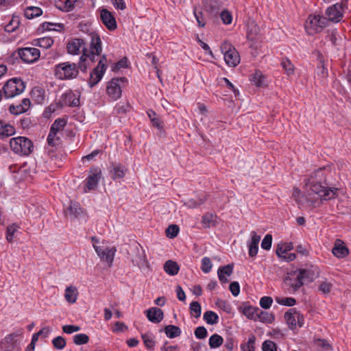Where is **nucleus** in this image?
<instances>
[{
	"mask_svg": "<svg viewBox=\"0 0 351 351\" xmlns=\"http://www.w3.org/2000/svg\"><path fill=\"white\" fill-rule=\"evenodd\" d=\"M20 58L26 63H33L37 61L40 56V50L35 47H24L17 51Z\"/></svg>",
	"mask_w": 351,
	"mask_h": 351,
	"instance_id": "nucleus-10",
	"label": "nucleus"
},
{
	"mask_svg": "<svg viewBox=\"0 0 351 351\" xmlns=\"http://www.w3.org/2000/svg\"><path fill=\"white\" fill-rule=\"evenodd\" d=\"M19 16H13L9 23L5 26V31L7 32H13L19 27Z\"/></svg>",
	"mask_w": 351,
	"mask_h": 351,
	"instance_id": "nucleus-39",
	"label": "nucleus"
},
{
	"mask_svg": "<svg viewBox=\"0 0 351 351\" xmlns=\"http://www.w3.org/2000/svg\"><path fill=\"white\" fill-rule=\"evenodd\" d=\"M56 7L64 12H69L75 7V0H66L65 1H60L56 4Z\"/></svg>",
	"mask_w": 351,
	"mask_h": 351,
	"instance_id": "nucleus-42",
	"label": "nucleus"
},
{
	"mask_svg": "<svg viewBox=\"0 0 351 351\" xmlns=\"http://www.w3.org/2000/svg\"><path fill=\"white\" fill-rule=\"evenodd\" d=\"M273 300L269 296H263L260 300V306L264 309H268L271 306Z\"/></svg>",
	"mask_w": 351,
	"mask_h": 351,
	"instance_id": "nucleus-61",
	"label": "nucleus"
},
{
	"mask_svg": "<svg viewBox=\"0 0 351 351\" xmlns=\"http://www.w3.org/2000/svg\"><path fill=\"white\" fill-rule=\"evenodd\" d=\"M94 249L101 261H104L111 267L114 261V257L117 252L115 247H106L102 250L100 247L94 245Z\"/></svg>",
	"mask_w": 351,
	"mask_h": 351,
	"instance_id": "nucleus-15",
	"label": "nucleus"
},
{
	"mask_svg": "<svg viewBox=\"0 0 351 351\" xmlns=\"http://www.w3.org/2000/svg\"><path fill=\"white\" fill-rule=\"evenodd\" d=\"M42 14L43 11L38 7H29L25 10V16L27 19H29L39 16Z\"/></svg>",
	"mask_w": 351,
	"mask_h": 351,
	"instance_id": "nucleus-36",
	"label": "nucleus"
},
{
	"mask_svg": "<svg viewBox=\"0 0 351 351\" xmlns=\"http://www.w3.org/2000/svg\"><path fill=\"white\" fill-rule=\"evenodd\" d=\"M315 344L319 351H332V348L326 339H317L315 341Z\"/></svg>",
	"mask_w": 351,
	"mask_h": 351,
	"instance_id": "nucleus-43",
	"label": "nucleus"
},
{
	"mask_svg": "<svg viewBox=\"0 0 351 351\" xmlns=\"http://www.w3.org/2000/svg\"><path fill=\"white\" fill-rule=\"evenodd\" d=\"M285 319L289 328L294 329L297 326V310L295 308H290L285 314Z\"/></svg>",
	"mask_w": 351,
	"mask_h": 351,
	"instance_id": "nucleus-26",
	"label": "nucleus"
},
{
	"mask_svg": "<svg viewBox=\"0 0 351 351\" xmlns=\"http://www.w3.org/2000/svg\"><path fill=\"white\" fill-rule=\"evenodd\" d=\"M293 249L292 243H280L277 245L276 247V254L278 257H282V254L287 253V252Z\"/></svg>",
	"mask_w": 351,
	"mask_h": 351,
	"instance_id": "nucleus-40",
	"label": "nucleus"
},
{
	"mask_svg": "<svg viewBox=\"0 0 351 351\" xmlns=\"http://www.w3.org/2000/svg\"><path fill=\"white\" fill-rule=\"evenodd\" d=\"M149 321L152 323L158 324L164 318V313L162 309L157 307H152L145 312Z\"/></svg>",
	"mask_w": 351,
	"mask_h": 351,
	"instance_id": "nucleus-20",
	"label": "nucleus"
},
{
	"mask_svg": "<svg viewBox=\"0 0 351 351\" xmlns=\"http://www.w3.org/2000/svg\"><path fill=\"white\" fill-rule=\"evenodd\" d=\"M258 319L263 323L271 324L274 321L275 317L272 313L262 311L259 308L257 315V320Z\"/></svg>",
	"mask_w": 351,
	"mask_h": 351,
	"instance_id": "nucleus-35",
	"label": "nucleus"
},
{
	"mask_svg": "<svg viewBox=\"0 0 351 351\" xmlns=\"http://www.w3.org/2000/svg\"><path fill=\"white\" fill-rule=\"evenodd\" d=\"M19 226L16 223H12L7 227L5 237L8 242L12 243L14 238V234L18 230Z\"/></svg>",
	"mask_w": 351,
	"mask_h": 351,
	"instance_id": "nucleus-45",
	"label": "nucleus"
},
{
	"mask_svg": "<svg viewBox=\"0 0 351 351\" xmlns=\"http://www.w3.org/2000/svg\"><path fill=\"white\" fill-rule=\"evenodd\" d=\"M101 178V169L98 167H92L88 171V176L85 180V186L88 191L95 190Z\"/></svg>",
	"mask_w": 351,
	"mask_h": 351,
	"instance_id": "nucleus-11",
	"label": "nucleus"
},
{
	"mask_svg": "<svg viewBox=\"0 0 351 351\" xmlns=\"http://www.w3.org/2000/svg\"><path fill=\"white\" fill-rule=\"evenodd\" d=\"M179 232V227L177 225H170L166 230V234L168 237L173 239L176 237Z\"/></svg>",
	"mask_w": 351,
	"mask_h": 351,
	"instance_id": "nucleus-56",
	"label": "nucleus"
},
{
	"mask_svg": "<svg viewBox=\"0 0 351 351\" xmlns=\"http://www.w3.org/2000/svg\"><path fill=\"white\" fill-rule=\"evenodd\" d=\"M164 270L169 275L175 276L178 273L180 267L176 261L169 260L164 265Z\"/></svg>",
	"mask_w": 351,
	"mask_h": 351,
	"instance_id": "nucleus-30",
	"label": "nucleus"
},
{
	"mask_svg": "<svg viewBox=\"0 0 351 351\" xmlns=\"http://www.w3.org/2000/svg\"><path fill=\"white\" fill-rule=\"evenodd\" d=\"M66 124V120L63 118H58L54 121L53 124L51 126V130L52 131L56 132L58 133V131L62 130Z\"/></svg>",
	"mask_w": 351,
	"mask_h": 351,
	"instance_id": "nucleus-47",
	"label": "nucleus"
},
{
	"mask_svg": "<svg viewBox=\"0 0 351 351\" xmlns=\"http://www.w3.org/2000/svg\"><path fill=\"white\" fill-rule=\"evenodd\" d=\"M259 311V308L252 306H246L242 308V313L243 315L249 319H252L254 321L257 320V315Z\"/></svg>",
	"mask_w": 351,
	"mask_h": 351,
	"instance_id": "nucleus-29",
	"label": "nucleus"
},
{
	"mask_svg": "<svg viewBox=\"0 0 351 351\" xmlns=\"http://www.w3.org/2000/svg\"><path fill=\"white\" fill-rule=\"evenodd\" d=\"M57 133L54 131H52L50 129L49 133L47 136V143L51 147H54L56 145V142L60 140L59 137H56Z\"/></svg>",
	"mask_w": 351,
	"mask_h": 351,
	"instance_id": "nucleus-58",
	"label": "nucleus"
},
{
	"mask_svg": "<svg viewBox=\"0 0 351 351\" xmlns=\"http://www.w3.org/2000/svg\"><path fill=\"white\" fill-rule=\"evenodd\" d=\"M53 346L58 350H62L66 346V341L61 336L56 337L52 341Z\"/></svg>",
	"mask_w": 351,
	"mask_h": 351,
	"instance_id": "nucleus-53",
	"label": "nucleus"
},
{
	"mask_svg": "<svg viewBox=\"0 0 351 351\" xmlns=\"http://www.w3.org/2000/svg\"><path fill=\"white\" fill-rule=\"evenodd\" d=\"M143 343L145 347L149 350H153L155 346V341L152 334H143L141 335Z\"/></svg>",
	"mask_w": 351,
	"mask_h": 351,
	"instance_id": "nucleus-44",
	"label": "nucleus"
},
{
	"mask_svg": "<svg viewBox=\"0 0 351 351\" xmlns=\"http://www.w3.org/2000/svg\"><path fill=\"white\" fill-rule=\"evenodd\" d=\"M247 38L250 40L256 39L260 34V27L258 26L255 21L250 19L247 23Z\"/></svg>",
	"mask_w": 351,
	"mask_h": 351,
	"instance_id": "nucleus-21",
	"label": "nucleus"
},
{
	"mask_svg": "<svg viewBox=\"0 0 351 351\" xmlns=\"http://www.w3.org/2000/svg\"><path fill=\"white\" fill-rule=\"evenodd\" d=\"M214 217L215 215L211 213L205 214L202 219V223L204 228H209L214 225Z\"/></svg>",
	"mask_w": 351,
	"mask_h": 351,
	"instance_id": "nucleus-52",
	"label": "nucleus"
},
{
	"mask_svg": "<svg viewBox=\"0 0 351 351\" xmlns=\"http://www.w3.org/2000/svg\"><path fill=\"white\" fill-rule=\"evenodd\" d=\"M276 302L283 306H293L295 304L296 300L293 298H276Z\"/></svg>",
	"mask_w": 351,
	"mask_h": 351,
	"instance_id": "nucleus-50",
	"label": "nucleus"
},
{
	"mask_svg": "<svg viewBox=\"0 0 351 351\" xmlns=\"http://www.w3.org/2000/svg\"><path fill=\"white\" fill-rule=\"evenodd\" d=\"M301 277L298 270H295L288 273L284 281L287 286L290 287L293 292H295L304 285V282L302 281Z\"/></svg>",
	"mask_w": 351,
	"mask_h": 351,
	"instance_id": "nucleus-13",
	"label": "nucleus"
},
{
	"mask_svg": "<svg viewBox=\"0 0 351 351\" xmlns=\"http://www.w3.org/2000/svg\"><path fill=\"white\" fill-rule=\"evenodd\" d=\"M82 213L80 204L77 202H71L69 206L66 210V215L71 217L77 218Z\"/></svg>",
	"mask_w": 351,
	"mask_h": 351,
	"instance_id": "nucleus-31",
	"label": "nucleus"
},
{
	"mask_svg": "<svg viewBox=\"0 0 351 351\" xmlns=\"http://www.w3.org/2000/svg\"><path fill=\"white\" fill-rule=\"evenodd\" d=\"M89 341V337L84 333L77 334L73 336V342L76 345L86 344Z\"/></svg>",
	"mask_w": 351,
	"mask_h": 351,
	"instance_id": "nucleus-51",
	"label": "nucleus"
},
{
	"mask_svg": "<svg viewBox=\"0 0 351 351\" xmlns=\"http://www.w3.org/2000/svg\"><path fill=\"white\" fill-rule=\"evenodd\" d=\"M272 236L270 234L265 235L261 243V247L264 250H269L271 247Z\"/></svg>",
	"mask_w": 351,
	"mask_h": 351,
	"instance_id": "nucleus-60",
	"label": "nucleus"
},
{
	"mask_svg": "<svg viewBox=\"0 0 351 351\" xmlns=\"http://www.w3.org/2000/svg\"><path fill=\"white\" fill-rule=\"evenodd\" d=\"M164 330L166 335L170 339L176 338L181 334L180 328L174 325H168L165 326Z\"/></svg>",
	"mask_w": 351,
	"mask_h": 351,
	"instance_id": "nucleus-33",
	"label": "nucleus"
},
{
	"mask_svg": "<svg viewBox=\"0 0 351 351\" xmlns=\"http://www.w3.org/2000/svg\"><path fill=\"white\" fill-rule=\"evenodd\" d=\"M128 83V80L125 77H114L111 79L107 84L106 93L109 97L112 100H117L122 94L121 88Z\"/></svg>",
	"mask_w": 351,
	"mask_h": 351,
	"instance_id": "nucleus-6",
	"label": "nucleus"
},
{
	"mask_svg": "<svg viewBox=\"0 0 351 351\" xmlns=\"http://www.w3.org/2000/svg\"><path fill=\"white\" fill-rule=\"evenodd\" d=\"M203 319L208 324L210 325L216 324L219 322V316L212 311H206L204 313Z\"/></svg>",
	"mask_w": 351,
	"mask_h": 351,
	"instance_id": "nucleus-34",
	"label": "nucleus"
},
{
	"mask_svg": "<svg viewBox=\"0 0 351 351\" xmlns=\"http://www.w3.org/2000/svg\"><path fill=\"white\" fill-rule=\"evenodd\" d=\"M15 133L14 128L1 120H0V138L3 139L13 135Z\"/></svg>",
	"mask_w": 351,
	"mask_h": 351,
	"instance_id": "nucleus-27",
	"label": "nucleus"
},
{
	"mask_svg": "<svg viewBox=\"0 0 351 351\" xmlns=\"http://www.w3.org/2000/svg\"><path fill=\"white\" fill-rule=\"evenodd\" d=\"M233 271V265L232 264H228L225 266L219 267L217 271V275L219 280L222 283H227L229 282V280L225 276V275H227L230 276Z\"/></svg>",
	"mask_w": 351,
	"mask_h": 351,
	"instance_id": "nucleus-25",
	"label": "nucleus"
},
{
	"mask_svg": "<svg viewBox=\"0 0 351 351\" xmlns=\"http://www.w3.org/2000/svg\"><path fill=\"white\" fill-rule=\"evenodd\" d=\"M344 10L345 6L342 3H335L330 6L326 10L328 21L339 22L343 18Z\"/></svg>",
	"mask_w": 351,
	"mask_h": 351,
	"instance_id": "nucleus-12",
	"label": "nucleus"
},
{
	"mask_svg": "<svg viewBox=\"0 0 351 351\" xmlns=\"http://www.w3.org/2000/svg\"><path fill=\"white\" fill-rule=\"evenodd\" d=\"M213 267L210 259L208 257H204L202 259L201 269L204 273H208Z\"/></svg>",
	"mask_w": 351,
	"mask_h": 351,
	"instance_id": "nucleus-54",
	"label": "nucleus"
},
{
	"mask_svg": "<svg viewBox=\"0 0 351 351\" xmlns=\"http://www.w3.org/2000/svg\"><path fill=\"white\" fill-rule=\"evenodd\" d=\"M260 240L261 237L255 231H252L251 232V242L248 244L250 256L254 257L257 254Z\"/></svg>",
	"mask_w": 351,
	"mask_h": 351,
	"instance_id": "nucleus-22",
	"label": "nucleus"
},
{
	"mask_svg": "<svg viewBox=\"0 0 351 351\" xmlns=\"http://www.w3.org/2000/svg\"><path fill=\"white\" fill-rule=\"evenodd\" d=\"M90 48L88 49L86 47L83 48V53L80 57L79 66L82 72H85L87 69L86 60L88 58L92 62L96 61V57L99 56L102 51L101 40L97 33L92 32L90 34Z\"/></svg>",
	"mask_w": 351,
	"mask_h": 351,
	"instance_id": "nucleus-2",
	"label": "nucleus"
},
{
	"mask_svg": "<svg viewBox=\"0 0 351 351\" xmlns=\"http://www.w3.org/2000/svg\"><path fill=\"white\" fill-rule=\"evenodd\" d=\"M300 275L302 281L305 283L313 282L319 276V269L315 266H311L309 268L297 269Z\"/></svg>",
	"mask_w": 351,
	"mask_h": 351,
	"instance_id": "nucleus-17",
	"label": "nucleus"
},
{
	"mask_svg": "<svg viewBox=\"0 0 351 351\" xmlns=\"http://www.w3.org/2000/svg\"><path fill=\"white\" fill-rule=\"evenodd\" d=\"M25 88V82L21 78H12L3 87L5 98H12L22 93Z\"/></svg>",
	"mask_w": 351,
	"mask_h": 351,
	"instance_id": "nucleus-5",
	"label": "nucleus"
},
{
	"mask_svg": "<svg viewBox=\"0 0 351 351\" xmlns=\"http://www.w3.org/2000/svg\"><path fill=\"white\" fill-rule=\"evenodd\" d=\"M128 66V59L127 58H123L120 60H119L117 62L114 64V65L112 66V71H117L123 68H127Z\"/></svg>",
	"mask_w": 351,
	"mask_h": 351,
	"instance_id": "nucleus-57",
	"label": "nucleus"
},
{
	"mask_svg": "<svg viewBox=\"0 0 351 351\" xmlns=\"http://www.w3.org/2000/svg\"><path fill=\"white\" fill-rule=\"evenodd\" d=\"M77 295L78 291L75 287L69 286L66 288L64 298L68 302L71 304L75 303L76 302Z\"/></svg>",
	"mask_w": 351,
	"mask_h": 351,
	"instance_id": "nucleus-28",
	"label": "nucleus"
},
{
	"mask_svg": "<svg viewBox=\"0 0 351 351\" xmlns=\"http://www.w3.org/2000/svg\"><path fill=\"white\" fill-rule=\"evenodd\" d=\"M127 171V168L120 164H115L112 165V169L110 170V177L112 180L123 178Z\"/></svg>",
	"mask_w": 351,
	"mask_h": 351,
	"instance_id": "nucleus-24",
	"label": "nucleus"
},
{
	"mask_svg": "<svg viewBox=\"0 0 351 351\" xmlns=\"http://www.w3.org/2000/svg\"><path fill=\"white\" fill-rule=\"evenodd\" d=\"M194 334L197 339H203L207 337L208 332L205 327L198 326L195 328Z\"/></svg>",
	"mask_w": 351,
	"mask_h": 351,
	"instance_id": "nucleus-59",
	"label": "nucleus"
},
{
	"mask_svg": "<svg viewBox=\"0 0 351 351\" xmlns=\"http://www.w3.org/2000/svg\"><path fill=\"white\" fill-rule=\"evenodd\" d=\"M132 262L134 266L138 267L139 269L148 267V261L146 258L145 250L140 245L136 247L135 254L132 258Z\"/></svg>",
	"mask_w": 351,
	"mask_h": 351,
	"instance_id": "nucleus-16",
	"label": "nucleus"
},
{
	"mask_svg": "<svg viewBox=\"0 0 351 351\" xmlns=\"http://www.w3.org/2000/svg\"><path fill=\"white\" fill-rule=\"evenodd\" d=\"M332 252L337 258H344L349 254L348 247L343 245L340 239L335 241Z\"/></svg>",
	"mask_w": 351,
	"mask_h": 351,
	"instance_id": "nucleus-23",
	"label": "nucleus"
},
{
	"mask_svg": "<svg viewBox=\"0 0 351 351\" xmlns=\"http://www.w3.org/2000/svg\"><path fill=\"white\" fill-rule=\"evenodd\" d=\"M223 53L224 60L230 66H235L240 62V56L236 49L228 42H225L221 47Z\"/></svg>",
	"mask_w": 351,
	"mask_h": 351,
	"instance_id": "nucleus-8",
	"label": "nucleus"
},
{
	"mask_svg": "<svg viewBox=\"0 0 351 351\" xmlns=\"http://www.w3.org/2000/svg\"><path fill=\"white\" fill-rule=\"evenodd\" d=\"M86 43L82 38H72L66 45L67 51L72 55L79 54L81 51L83 52V48L85 47Z\"/></svg>",
	"mask_w": 351,
	"mask_h": 351,
	"instance_id": "nucleus-19",
	"label": "nucleus"
},
{
	"mask_svg": "<svg viewBox=\"0 0 351 351\" xmlns=\"http://www.w3.org/2000/svg\"><path fill=\"white\" fill-rule=\"evenodd\" d=\"M32 99L37 104H43L45 101V90L40 87H34L31 92Z\"/></svg>",
	"mask_w": 351,
	"mask_h": 351,
	"instance_id": "nucleus-32",
	"label": "nucleus"
},
{
	"mask_svg": "<svg viewBox=\"0 0 351 351\" xmlns=\"http://www.w3.org/2000/svg\"><path fill=\"white\" fill-rule=\"evenodd\" d=\"M223 343V339L218 334H214L210 336L208 341L209 346L211 348H217L221 346Z\"/></svg>",
	"mask_w": 351,
	"mask_h": 351,
	"instance_id": "nucleus-38",
	"label": "nucleus"
},
{
	"mask_svg": "<svg viewBox=\"0 0 351 351\" xmlns=\"http://www.w3.org/2000/svg\"><path fill=\"white\" fill-rule=\"evenodd\" d=\"M206 197L202 195L197 199H190L184 203V205L190 208H195L202 205L206 202Z\"/></svg>",
	"mask_w": 351,
	"mask_h": 351,
	"instance_id": "nucleus-41",
	"label": "nucleus"
},
{
	"mask_svg": "<svg viewBox=\"0 0 351 351\" xmlns=\"http://www.w3.org/2000/svg\"><path fill=\"white\" fill-rule=\"evenodd\" d=\"M263 351H277V345L271 340H265L262 344Z\"/></svg>",
	"mask_w": 351,
	"mask_h": 351,
	"instance_id": "nucleus-55",
	"label": "nucleus"
},
{
	"mask_svg": "<svg viewBox=\"0 0 351 351\" xmlns=\"http://www.w3.org/2000/svg\"><path fill=\"white\" fill-rule=\"evenodd\" d=\"M100 19L108 30L114 31L117 28L115 16L108 10L106 8L100 10Z\"/></svg>",
	"mask_w": 351,
	"mask_h": 351,
	"instance_id": "nucleus-14",
	"label": "nucleus"
},
{
	"mask_svg": "<svg viewBox=\"0 0 351 351\" xmlns=\"http://www.w3.org/2000/svg\"><path fill=\"white\" fill-rule=\"evenodd\" d=\"M79 69L76 64L65 62L56 66L54 74L56 78L61 80H73L77 76Z\"/></svg>",
	"mask_w": 351,
	"mask_h": 351,
	"instance_id": "nucleus-3",
	"label": "nucleus"
},
{
	"mask_svg": "<svg viewBox=\"0 0 351 351\" xmlns=\"http://www.w3.org/2000/svg\"><path fill=\"white\" fill-rule=\"evenodd\" d=\"M191 314L195 318H198L201 315L202 308L200 304L197 301H193L190 304Z\"/></svg>",
	"mask_w": 351,
	"mask_h": 351,
	"instance_id": "nucleus-48",
	"label": "nucleus"
},
{
	"mask_svg": "<svg viewBox=\"0 0 351 351\" xmlns=\"http://www.w3.org/2000/svg\"><path fill=\"white\" fill-rule=\"evenodd\" d=\"M107 58L106 55H103L99 60L97 66L90 73L89 85L90 87L95 86L102 78L106 70Z\"/></svg>",
	"mask_w": 351,
	"mask_h": 351,
	"instance_id": "nucleus-9",
	"label": "nucleus"
},
{
	"mask_svg": "<svg viewBox=\"0 0 351 351\" xmlns=\"http://www.w3.org/2000/svg\"><path fill=\"white\" fill-rule=\"evenodd\" d=\"M251 81L253 82L257 86H261L263 84L264 77L260 72H256L251 77Z\"/></svg>",
	"mask_w": 351,
	"mask_h": 351,
	"instance_id": "nucleus-62",
	"label": "nucleus"
},
{
	"mask_svg": "<svg viewBox=\"0 0 351 351\" xmlns=\"http://www.w3.org/2000/svg\"><path fill=\"white\" fill-rule=\"evenodd\" d=\"M62 106L76 107L80 105V95H77L72 90H69L61 97Z\"/></svg>",
	"mask_w": 351,
	"mask_h": 351,
	"instance_id": "nucleus-18",
	"label": "nucleus"
},
{
	"mask_svg": "<svg viewBox=\"0 0 351 351\" xmlns=\"http://www.w3.org/2000/svg\"><path fill=\"white\" fill-rule=\"evenodd\" d=\"M10 145L14 153L21 156L29 155L34 148L32 141L25 136H18L11 138Z\"/></svg>",
	"mask_w": 351,
	"mask_h": 351,
	"instance_id": "nucleus-4",
	"label": "nucleus"
},
{
	"mask_svg": "<svg viewBox=\"0 0 351 351\" xmlns=\"http://www.w3.org/2000/svg\"><path fill=\"white\" fill-rule=\"evenodd\" d=\"M326 17L320 15H310L306 22L305 28L308 34L320 32L328 25Z\"/></svg>",
	"mask_w": 351,
	"mask_h": 351,
	"instance_id": "nucleus-7",
	"label": "nucleus"
},
{
	"mask_svg": "<svg viewBox=\"0 0 351 351\" xmlns=\"http://www.w3.org/2000/svg\"><path fill=\"white\" fill-rule=\"evenodd\" d=\"M330 172L325 168H319L314 171L305 180L307 186H309L312 193L317 194L322 199L330 200L337 196L339 189L336 187L329 186L327 178Z\"/></svg>",
	"mask_w": 351,
	"mask_h": 351,
	"instance_id": "nucleus-1",
	"label": "nucleus"
},
{
	"mask_svg": "<svg viewBox=\"0 0 351 351\" xmlns=\"http://www.w3.org/2000/svg\"><path fill=\"white\" fill-rule=\"evenodd\" d=\"M9 111L10 112V113L16 115L25 112L24 108L22 107L21 104H19L17 106L11 105L9 107Z\"/></svg>",
	"mask_w": 351,
	"mask_h": 351,
	"instance_id": "nucleus-64",
	"label": "nucleus"
},
{
	"mask_svg": "<svg viewBox=\"0 0 351 351\" xmlns=\"http://www.w3.org/2000/svg\"><path fill=\"white\" fill-rule=\"evenodd\" d=\"M53 44V40L51 37H43L34 40V45L48 49Z\"/></svg>",
	"mask_w": 351,
	"mask_h": 351,
	"instance_id": "nucleus-37",
	"label": "nucleus"
},
{
	"mask_svg": "<svg viewBox=\"0 0 351 351\" xmlns=\"http://www.w3.org/2000/svg\"><path fill=\"white\" fill-rule=\"evenodd\" d=\"M280 64L288 75L293 74L294 66L289 59L283 58Z\"/></svg>",
	"mask_w": 351,
	"mask_h": 351,
	"instance_id": "nucleus-49",
	"label": "nucleus"
},
{
	"mask_svg": "<svg viewBox=\"0 0 351 351\" xmlns=\"http://www.w3.org/2000/svg\"><path fill=\"white\" fill-rule=\"evenodd\" d=\"M221 19L224 24L229 25L232 23V17L230 12L224 10L221 13Z\"/></svg>",
	"mask_w": 351,
	"mask_h": 351,
	"instance_id": "nucleus-63",
	"label": "nucleus"
},
{
	"mask_svg": "<svg viewBox=\"0 0 351 351\" xmlns=\"http://www.w3.org/2000/svg\"><path fill=\"white\" fill-rule=\"evenodd\" d=\"M256 341V337L254 335H250L248 337V341L245 344L241 345L242 351H254V344Z\"/></svg>",
	"mask_w": 351,
	"mask_h": 351,
	"instance_id": "nucleus-46",
	"label": "nucleus"
}]
</instances>
